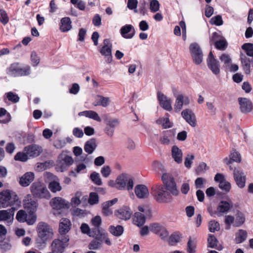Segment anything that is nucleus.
Segmentation results:
<instances>
[{
	"mask_svg": "<svg viewBox=\"0 0 253 253\" xmlns=\"http://www.w3.org/2000/svg\"><path fill=\"white\" fill-rule=\"evenodd\" d=\"M12 193L10 191L6 190L0 193V207L5 208L11 205Z\"/></svg>",
	"mask_w": 253,
	"mask_h": 253,
	"instance_id": "4468645a",
	"label": "nucleus"
},
{
	"mask_svg": "<svg viewBox=\"0 0 253 253\" xmlns=\"http://www.w3.org/2000/svg\"><path fill=\"white\" fill-rule=\"evenodd\" d=\"M210 22L211 24L216 26H220L223 24V20L220 15H217L212 17L211 19Z\"/></svg>",
	"mask_w": 253,
	"mask_h": 253,
	"instance_id": "e2e57ef3",
	"label": "nucleus"
},
{
	"mask_svg": "<svg viewBox=\"0 0 253 253\" xmlns=\"http://www.w3.org/2000/svg\"><path fill=\"white\" fill-rule=\"evenodd\" d=\"M196 243L195 240L189 239L187 246V251L188 253H195Z\"/></svg>",
	"mask_w": 253,
	"mask_h": 253,
	"instance_id": "09e8293b",
	"label": "nucleus"
},
{
	"mask_svg": "<svg viewBox=\"0 0 253 253\" xmlns=\"http://www.w3.org/2000/svg\"><path fill=\"white\" fill-rule=\"evenodd\" d=\"M46 175L48 177L51 178L52 180V181L49 182L48 185V188L50 191L53 193L60 191L62 190V187L60 185L58 178L50 172H47Z\"/></svg>",
	"mask_w": 253,
	"mask_h": 253,
	"instance_id": "2eb2a0df",
	"label": "nucleus"
},
{
	"mask_svg": "<svg viewBox=\"0 0 253 253\" xmlns=\"http://www.w3.org/2000/svg\"><path fill=\"white\" fill-rule=\"evenodd\" d=\"M95 238L91 241L88 246V249L91 250H96L102 247V242L100 240L99 233H95Z\"/></svg>",
	"mask_w": 253,
	"mask_h": 253,
	"instance_id": "7c9ffc66",
	"label": "nucleus"
},
{
	"mask_svg": "<svg viewBox=\"0 0 253 253\" xmlns=\"http://www.w3.org/2000/svg\"><path fill=\"white\" fill-rule=\"evenodd\" d=\"M71 225L69 219L66 218H62L59 225V236H64L68 235L67 233L70 230Z\"/></svg>",
	"mask_w": 253,
	"mask_h": 253,
	"instance_id": "6ab92c4d",
	"label": "nucleus"
},
{
	"mask_svg": "<svg viewBox=\"0 0 253 253\" xmlns=\"http://www.w3.org/2000/svg\"><path fill=\"white\" fill-rule=\"evenodd\" d=\"M163 184V186L166 188V189L169 191L173 196H177L178 195L179 192L174 180H172V181L165 182Z\"/></svg>",
	"mask_w": 253,
	"mask_h": 253,
	"instance_id": "a878e982",
	"label": "nucleus"
},
{
	"mask_svg": "<svg viewBox=\"0 0 253 253\" xmlns=\"http://www.w3.org/2000/svg\"><path fill=\"white\" fill-rule=\"evenodd\" d=\"M133 220L135 224L140 226L145 223V217L144 214L139 212H136L134 213Z\"/></svg>",
	"mask_w": 253,
	"mask_h": 253,
	"instance_id": "79ce46f5",
	"label": "nucleus"
},
{
	"mask_svg": "<svg viewBox=\"0 0 253 253\" xmlns=\"http://www.w3.org/2000/svg\"><path fill=\"white\" fill-rule=\"evenodd\" d=\"M132 213V212L130 208L125 206L119 209L115 212V215L121 219L126 220L130 218Z\"/></svg>",
	"mask_w": 253,
	"mask_h": 253,
	"instance_id": "4be33fe9",
	"label": "nucleus"
},
{
	"mask_svg": "<svg viewBox=\"0 0 253 253\" xmlns=\"http://www.w3.org/2000/svg\"><path fill=\"white\" fill-rule=\"evenodd\" d=\"M240 59L243 69L246 74H249L251 72L250 71V63L251 60L249 58L247 57L245 55L241 53Z\"/></svg>",
	"mask_w": 253,
	"mask_h": 253,
	"instance_id": "c9c22d12",
	"label": "nucleus"
},
{
	"mask_svg": "<svg viewBox=\"0 0 253 253\" xmlns=\"http://www.w3.org/2000/svg\"><path fill=\"white\" fill-rule=\"evenodd\" d=\"M220 229L219 224L215 220H211L209 223V229L211 232L218 231Z\"/></svg>",
	"mask_w": 253,
	"mask_h": 253,
	"instance_id": "864d4df0",
	"label": "nucleus"
},
{
	"mask_svg": "<svg viewBox=\"0 0 253 253\" xmlns=\"http://www.w3.org/2000/svg\"><path fill=\"white\" fill-rule=\"evenodd\" d=\"M35 174L32 172H27L20 178L19 184L23 187H26L34 180Z\"/></svg>",
	"mask_w": 253,
	"mask_h": 253,
	"instance_id": "393cba45",
	"label": "nucleus"
},
{
	"mask_svg": "<svg viewBox=\"0 0 253 253\" xmlns=\"http://www.w3.org/2000/svg\"><path fill=\"white\" fill-rule=\"evenodd\" d=\"M190 104V99L187 96L183 95L182 94H178L175 99L174 105V109L175 112H180L183 105H188Z\"/></svg>",
	"mask_w": 253,
	"mask_h": 253,
	"instance_id": "9b49d317",
	"label": "nucleus"
},
{
	"mask_svg": "<svg viewBox=\"0 0 253 253\" xmlns=\"http://www.w3.org/2000/svg\"><path fill=\"white\" fill-rule=\"evenodd\" d=\"M171 155L175 162L180 164L182 162L183 153L177 146H173L171 148Z\"/></svg>",
	"mask_w": 253,
	"mask_h": 253,
	"instance_id": "c85d7f7f",
	"label": "nucleus"
},
{
	"mask_svg": "<svg viewBox=\"0 0 253 253\" xmlns=\"http://www.w3.org/2000/svg\"><path fill=\"white\" fill-rule=\"evenodd\" d=\"M73 162V159L71 157L67 155H61L58 165L60 166L61 169H64L72 165Z\"/></svg>",
	"mask_w": 253,
	"mask_h": 253,
	"instance_id": "2f4dec72",
	"label": "nucleus"
},
{
	"mask_svg": "<svg viewBox=\"0 0 253 253\" xmlns=\"http://www.w3.org/2000/svg\"><path fill=\"white\" fill-rule=\"evenodd\" d=\"M169 115H166L163 118H160L156 121V123L159 125H162L164 128H170L172 126V124L169 119Z\"/></svg>",
	"mask_w": 253,
	"mask_h": 253,
	"instance_id": "ea45409f",
	"label": "nucleus"
},
{
	"mask_svg": "<svg viewBox=\"0 0 253 253\" xmlns=\"http://www.w3.org/2000/svg\"><path fill=\"white\" fill-rule=\"evenodd\" d=\"M247 232L243 229L239 230L236 234L235 241L237 244H240L245 241L247 238Z\"/></svg>",
	"mask_w": 253,
	"mask_h": 253,
	"instance_id": "a19ab883",
	"label": "nucleus"
},
{
	"mask_svg": "<svg viewBox=\"0 0 253 253\" xmlns=\"http://www.w3.org/2000/svg\"><path fill=\"white\" fill-rule=\"evenodd\" d=\"M90 177L91 180L96 185H101L102 184V180L98 173L96 172H92L90 174Z\"/></svg>",
	"mask_w": 253,
	"mask_h": 253,
	"instance_id": "603ef678",
	"label": "nucleus"
},
{
	"mask_svg": "<svg viewBox=\"0 0 253 253\" xmlns=\"http://www.w3.org/2000/svg\"><path fill=\"white\" fill-rule=\"evenodd\" d=\"M157 97L160 105L166 110L171 111L172 109V100L161 92L157 93Z\"/></svg>",
	"mask_w": 253,
	"mask_h": 253,
	"instance_id": "ddd939ff",
	"label": "nucleus"
},
{
	"mask_svg": "<svg viewBox=\"0 0 253 253\" xmlns=\"http://www.w3.org/2000/svg\"><path fill=\"white\" fill-rule=\"evenodd\" d=\"M5 95L8 100L13 103H17L19 101L20 98L18 95L12 91L7 92Z\"/></svg>",
	"mask_w": 253,
	"mask_h": 253,
	"instance_id": "3c124183",
	"label": "nucleus"
},
{
	"mask_svg": "<svg viewBox=\"0 0 253 253\" xmlns=\"http://www.w3.org/2000/svg\"><path fill=\"white\" fill-rule=\"evenodd\" d=\"M80 228H81V230L83 233L87 234L89 237H94L95 236V233H94V232H96V231L97 232V230L98 229H92V231H91L90 229V227H89L88 224H87L86 223H83L81 225Z\"/></svg>",
	"mask_w": 253,
	"mask_h": 253,
	"instance_id": "37998d69",
	"label": "nucleus"
},
{
	"mask_svg": "<svg viewBox=\"0 0 253 253\" xmlns=\"http://www.w3.org/2000/svg\"><path fill=\"white\" fill-rule=\"evenodd\" d=\"M71 21L69 17H64L61 20L60 30L63 32H68L72 28Z\"/></svg>",
	"mask_w": 253,
	"mask_h": 253,
	"instance_id": "4c0bfd02",
	"label": "nucleus"
},
{
	"mask_svg": "<svg viewBox=\"0 0 253 253\" xmlns=\"http://www.w3.org/2000/svg\"><path fill=\"white\" fill-rule=\"evenodd\" d=\"M31 192L34 197L40 199H49L50 194L45 185L40 182H35L31 186Z\"/></svg>",
	"mask_w": 253,
	"mask_h": 253,
	"instance_id": "20e7f679",
	"label": "nucleus"
},
{
	"mask_svg": "<svg viewBox=\"0 0 253 253\" xmlns=\"http://www.w3.org/2000/svg\"><path fill=\"white\" fill-rule=\"evenodd\" d=\"M181 114L182 118L190 126L193 127L196 126V116L191 110L186 109L181 112Z\"/></svg>",
	"mask_w": 253,
	"mask_h": 253,
	"instance_id": "f8f14e48",
	"label": "nucleus"
},
{
	"mask_svg": "<svg viewBox=\"0 0 253 253\" xmlns=\"http://www.w3.org/2000/svg\"><path fill=\"white\" fill-rule=\"evenodd\" d=\"M214 180L219 183V187L222 190L226 192H229L231 184L225 179L223 174L217 173L214 176Z\"/></svg>",
	"mask_w": 253,
	"mask_h": 253,
	"instance_id": "f3484780",
	"label": "nucleus"
},
{
	"mask_svg": "<svg viewBox=\"0 0 253 253\" xmlns=\"http://www.w3.org/2000/svg\"><path fill=\"white\" fill-rule=\"evenodd\" d=\"M220 60L223 62L226 67H229L231 63V59L230 56L226 54H222L220 57Z\"/></svg>",
	"mask_w": 253,
	"mask_h": 253,
	"instance_id": "774afa93",
	"label": "nucleus"
},
{
	"mask_svg": "<svg viewBox=\"0 0 253 253\" xmlns=\"http://www.w3.org/2000/svg\"><path fill=\"white\" fill-rule=\"evenodd\" d=\"M189 49L195 63L201 64L203 61V54L199 45L196 42L192 43L190 45Z\"/></svg>",
	"mask_w": 253,
	"mask_h": 253,
	"instance_id": "0eeeda50",
	"label": "nucleus"
},
{
	"mask_svg": "<svg viewBox=\"0 0 253 253\" xmlns=\"http://www.w3.org/2000/svg\"><path fill=\"white\" fill-rule=\"evenodd\" d=\"M109 230L110 232L115 236H120L124 232V228L121 225L110 226Z\"/></svg>",
	"mask_w": 253,
	"mask_h": 253,
	"instance_id": "c03bdc74",
	"label": "nucleus"
},
{
	"mask_svg": "<svg viewBox=\"0 0 253 253\" xmlns=\"http://www.w3.org/2000/svg\"><path fill=\"white\" fill-rule=\"evenodd\" d=\"M115 187L120 190H124L126 188L127 190H131L133 187V180L128 174L122 173L116 179Z\"/></svg>",
	"mask_w": 253,
	"mask_h": 253,
	"instance_id": "7ed1b4c3",
	"label": "nucleus"
},
{
	"mask_svg": "<svg viewBox=\"0 0 253 253\" xmlns=\"http://www.w3.org/2000/svg\"><path fill=\"white\" fill-rule=\"evenodd\" d=\"M232 206L233 203L231 201H221L219 203L217 211L219 213H226L232 207Z\"/></svg>",
	"mask_w": 253,
	"mask_h": 253,
	"instance_id": "72a5a7b5",
	"label": "nucleus"
},
{
	"mask_svg": "<svg viewBox=\"0 0 253 253\" xmlns=\"http://www.w3.org/2000/svg\"><path fill=\"white\" fill-rule=\"evenodd\" d=\"M208 242L209 246L210 248H215L219 251L222 249V247L221 246H219L217 247V240L214 235L211 234L209 235V238L208 239Z\"/></svg>",
	"mask_w": 253,
	"mask_h": 253,
	"instance_id": "a18cd8bd",
	"label": "nucleus"
},
{
	"mask_svg": "<svg viewBox=\"0 0 253 253\" xmlns=\"http://www.w3.org/2000/svg\"><path fill=\"white\" fill-rule=\"evenodd\" d=\"M160 4L157 0H151L150 3V9L153 12H156L159 10Z\"/></svg>",
	"mask_w": 253,
	"mask_h": 253,
	"instance_id": "052dcab7",
	"label": "nucleus"
},
{
	"mask_svg": "<svg viewBox=\"0 0 253 253\" xmlns=\"http://www.w3.org/2000/svg\"><path fill=\"white\" fill-rule=\"evenodd\" d=\"M24 151L27 153L29 158L36 157L40 155L42 149L40 147L36 145H31L24 148Z\"/></svg>",
	"mask_w": 253,
	"mask_h": 253,
	"instance_id": "5701e85b",
	"label": "nucleus"
},
{
	"mask_svg": "<svg viewBox=\"0 0 253 253\" xmlns=\"http://www.w3.org/2000/svg\"><path fill=\"white\" fill-rule=\"evenodd\" d=\"M97 233H99L100 240H101L102 243L104 241L107 245L110 246L111 245V242L108 237V234L106 232H105L104 230L102 229H98Z\"/></svg>",
	"mask_w": 253,
	"mask_h": 253,
	"instance_id": "49530a36",
	"label": "nucleus"
},
{
	"mask_svg": "<svg viewBox=\"0 0 253 253\" xmlns=\"http://www.w3.org/2000/svg\"><path fill=\"white\" fill-rule=\"evenodd\" d=\"M214 45L218 49L224 50L227 46V42L225 39L223 37L221 40L218 41V42L214 44Z\"/></svg>",
	"mask_w": 253,
	"mask_h": 253,
	"instance_id": "680f3d73",
	"label": "nucleus"
},
{
	"mask_svg": "<svg viewBox=\"0 0 253 253\" xmlns=\"http://www.w3.org/2000/svg\"><path fill=\"white\" fill-rule=\"evenodd\" d=\"M224 222L227 226L226 229H229L232 224L234 226L235 218L230 215H226L224 218Z\"/></svg>",
	"mask_w": 253,
	"mask_h": 253,
	"instance_id": "5fc2aeb1",
	"label": "nucleus"
},
{
	"mask_svg": "<svg viewBox=\"0 0 253 253\" xmlns=\"http://www.w3.org/2000/svg\"><path fill=\"white\" fill-rule=\"evenodd\" d=\"M235 227H240L242 226L245 222L246 216L242 212L237 211L235 214Z\"/></svg>",
	"mask_w": 253,
	"mask_h": 253,
	"instance_id": "e433bc0d",
	"label": "nucleus"
},
{
	"mask_svg": "<svg viewBox=\"0 0 253 253\" xmlns=\"http://www.w3.org/2000/svg\"><path fill=\"white\" fill-rule=\"evenodd\" d=\"M207 65L213 74L217 75L220 73V64L219 61L216 59L212 52L211 51L207 60Z\"/></svg>",
	"mask_w": 253,
	"mask_h": 253,
	"instance_id": "1a4fd4ad",
	"label": "nucleus"
},
{
	"mask_svg": "<svg viewBox=\"0 0 253 253\" xmlns=\"http://www.w3.org/2000/svg\"><path fill=\"white\" fill-rule=\"evenodd\" d=\"M0 21L4 25L7 24L9 21L8 15L4 9L0 12Z\"/></svg>",
	"mask_w": 253,
	"mask_h": 253,
	"instance_id": "0e129e2a",
	"label": "nucleus"
},
{
	"mask_svg": "<svg viewBox=\"0 0 253 253\" xmlns=\"http://www.w3.org/2000/svg\"><path fill=\"white\" fill-rule=\"evenodd\" d=\"M242 48L245 51L248 56L253 57V44L246 43L242 45Z\"/></svg>",
	"mask_w": 253,
	"mask_h": 253,
	"instance_id": "de8ad7c7",
	"label": "nucleus"
},
{
	"mask_svg": "<svg viewBox=\"0 0 253 253\" xmlns=\"http://www.w3.org/2000/svg\"><path fill=\"white\" fill-rule=\"evenodd\" d=\"M29 159V157L25 152H18L14 157V159L16 161H19L21 162H26Z\"/></svg>",
	"mask_w": 253,
	"mask_h": 253,
	"instance_id": "8fccbe9b",
	"label": "nucleus"
},
{
	"mask_svg": "<svg viewBox=\"0 0 253 253\" xmlns=\"http://www.w3.org/2000/svg\"><path fill=\"white\" fill-rule=\"evenodd\" d=\"M110 100L109 97H105L102 95H97L92 103L94 106H101L103 107H107L110 103Z\"/></svg>",
	"mask_w": 253,
	"mask_h": 253,
	"instance_id": "cd10ccee",
	"label": "nucleus"
},
{
	"mask_svg": "<svg viewBox=\"0 0 253 253\" xmlns=\"http://www.w3.org/2000/svg\"><path fill=\"white\" fill-rule=\"evenodd\" d=\"M136 196L139 199L147 198L149 195L147 187L143 184H139L134 189Z\"/></svg>",
	"mask_w": 253,
	"mask_h": 253,
	"instance_id": "b1692460",
	"label": "nucleus"
},
{
	"mask_svg": "<svg viewBox=\"0 0 253 253\" xmlns=\"http://www.w3.org/2000/svg\"><path fill=\"white\" fill-rule=\"evenodd\" d=\"M50 204L53 209L57 210L64 208L66 206V201L60 197L52 199Z\"/></svg>",
	"mask_w": 253,
	"mask_h": 253,
	"instance_id": "473e14b6",
	"label": "nucleus"
},
{
	"mask_svg": "<svg viewBox=\"0 0 253 253\" xmlns=\"http://www.w3.org/2000/svg\"><path fill=\"white\" fill-rule=\"evenodd\" d=\"M180 236L176 233L172 234L169 238V242L171 245H174L179 242Z\"/></svg>",
	"mask_w": 253,
	"mask_h": 253,
	"instance_id": "69168bd1",
	"label": "nucleus"
},
{
	"mask_svg": "<svg viewBox=\"0 0 253 253\" xmlns=\"http://www.w3.org/2000/svg\"><path fill=\"white\" fill-rule=\"evenodd\" d=\"M151 194L154 199L160 203H169L172 200V195L161 184L153 185L151 188Z\"/></svg>",
	"mask_w": 253,
	"mask_h": 253,
	"instance_id": "f257e3e1",
	"label": "nucleus"
},
{
	"mask_svg": "<svg viewBox=\"0 0 253 253\" xmlns=\"http://www.w3.org/2000/svg\"><path fill=\"white\" fill-rule=\"evenodd\" d=\"M240 109L243 113L250 112L253 109L252 102L247 98L240 97L238 98Z\"/></svg>",
	"mask_w": 253,
	"mask_h": 253,
	"instance_id": "412c9836",
	"label": "nucleus"
},
{
	"mask_svg": "<svg viewBox=\"0 0 253 253\" xmlns=\"http://www.w3.org/2000/svg\"><path fill=\"white\" fill-rule=\"evenodd\" d=\"M230 157L232 161L240 163L241 161L240 154L236 150H233L230 153Z\"/></svg>",
	"mask_w": 253,
	"mask_h": 253,
	"instance_id": "13d9d810",
	"label": "nucleus"
},
{
	"mask_svg": "<svg viewBox=\"0 0 253 253\" xmlns=\"http://www.w3.org/2000/svg\"><path fill=\"white\" fill-rule=\"evenodd\" d=\"M118 201L117 198L106 201L102 204V212L106 216H109L112 213V211L109 208L110 207L116 204Z\"/></svg>",
	"mask_w": 253,
	"mask_h": 253,
	"instance_id": "c756f323",
	"label": "nucleus"
},
{
	"mask_svg": "<svg viewBox=\"0 0 253 253\" xmlns=\"http://www.w3.org/2000/svg\"><path fill=\"white\" fill-rule=\"evenodd\" d=\"M174 136V133L171 130L164 131L160 138L161 143L164 145H169Z\"/></svg>",
	"mask_w": 253,
	"mask_h": 253,
	"instance_id": "bb28decb",
	"label": "nucleus"
},
{
	"mask_svg": "<svg viewBox=\"0 0 253 253\" xmlns=\"http://www.w3.org/2000/svg\"><path fill=\"white\" fill-rule=\"evenodd\" d=\"M6 73L8 76L12 77L25 76L30 74V68L23 66L18 62H14L6 68Z\"/></svg>",
	"mask_w": 253,
	"mask_h": 253,
	"instance_id": "f03ea898",
	"label": "nucleus"
},
{
	"mask_svg": "<svg viewBox=\"0 0 253 253\" xmlns=\"http://www.w3.org/2000/svg\"><path fill=\"white\" fill-rule=\"evenodd\" d=\"M98 202L99 197L98 194L95 192L90 193L88 199V203L89 204L93 205L97 204Z\"/></svg>",
	"mask_w": 253,
	"mask_h": 253,
	"instance_id": "6e6d98bb",
	"label": "nucleus"
},
{
	"mask_svg": "<svg viewBox=\"0 0 253 253\" xmlns=\"http://www.w3.org/2000/svg\"><path fill=\"white\" fill-rule=\"evenodd\" d=\"M137 0H128L127 7L130 10H134V12H137Z\"/></svg>",
	"mask_w": 253,
	"mask_h": 253,
	"instance_id": "338daca9",
	"label": "nucleus"
},
{
	"mask_svg": "<svg viewBox=\"0 0 253 253\" xmlns=\"http://www.w3.org/2000/svg\"><path fill=\"white\" fill-rule=\"evenodd\" d=\"M39 237L43 242H46L51 239L53 235L52 228L46 223L41 222L37 227Z\"/></svg>",
	"mask_w": 253,
	"mask_h": 253,
	"instance_id": "423d86ee",
	"label": "nucleus"
},
{
	"mask_svg": "<svg viewBox=\"0 0 253 253\" xmlns=\"http://www.w3.org/2000/svg\"><path fill=\"white\" fill-rule=\"evenodd\" d=\"M70 238L69 235L59 236L51 243V250L55 253H63L65 249L68 246Z\"/></svg>",
	"mask_w": 253,
	"mask_h": 253,
	"instance_id": "39448f33",
	"label": "nucleus"
},
{
	"mask_svg": "<svg viewBox=\"0 0 253 253\" xmlns=\"http://www.w3.org/2000/svg\"><path fill=\"white\" fill-rule=\"evenodd\" d=\"M27 217V214L23 210H20L16 214V219L20 222H24Z\"/></svg>",
	"mask_w": 253,
	"mask_h": 253,
	"instance_id": "4d7b16f0",
	"label": "nucleus"
},
{
	"mask_svg": "<svg viewBox=\"0 0 253 253\" xmlns=\"http://www.w3.org/2000/svg\"><path fill=\"white\" fill-rule=\"evenodd\" d=\"M135 30L132 25L126 24L123 26L120 30L121 36L125 39H132L135 35Z\"/></svg>",
	"mask_w": 253,
	"mask_h": 253,
	"instance_id": "aec40b11",
	"label": "nucleus"
},
{
	"mask_svg": "<svg viewBox=\"0 0 253 253\" xmlns=\"http://www.w3.org/2000/svg\"><path fill=\"white\" fill-rule=\"evenodd\" d=\"M79 116H84L87 118L93 119L97 122H101V119L98 114L95 111L92 110L84 111L79 113Z\"/></svg>",
	"mask_w": 253,
	"mask_h": 253,
	"instance_id": "f704fd0d",
	"label": "nucleus"
},
{
	"mask_svg": "<svg viewBox=\"0 0 253 253\" xmlns=\"http://www.w3.org/2000/svg\"><path fill=\"white\" fill-rule=\"evenodd\" d=\"M112 45L109 39H105L103 41V45L100 50L102 55L106 58V61L110 63L112 60Z\"/></svg>",
	"mask_w": 253,
	"mask_h": 253,
	"instance_id": "6e6552de",
	"label": "nucleus"
},
{
	"mask_svg": "<svg viewBox=\"0 0 253 253\" xmlns=\"http://www.w3.org/2000/svg\"><path fill=\"white\" fill-rule=\"evenodd\" d=\"M195 158V156L193 154H188L185 158L184 165L188 168L190 169L191 167V165L193 163V161Z\"/></svg>",
	"mask_w": 253,
	"mask_h": 253,
	"instance_id": "bf43d9fd",
	"label": "nucleus"
},
{
	"mask_svg": "<svg viewBox=\"0 0 253 253\" xmlns=\"http://www.w3.org/2000/svg\"><path fill=\"white\" fill-rule=\"evenodd\" d=\"M234 178L236 184L240 188L245 187L246 181V175L243 170L239 169H235L234 170Z\"/></svg>",
	"mask_w": 253,
	"mask_h": 253,
	"instance_id": "dca6fc26",
	"label": "nucleus"
},
{
	"mask_svg": "<svg viewBox=\"0 0 253 253\" xmlns=\"http://www.w3.org/2000/svg\"><path fill=\"white\" fill-rule=\"evenodd\" d=\"M38 204L36 200L31 198L30 195H28L24 200V206L29 213H34L37 210Z\"/></svg>",
	"mask_w": 253,
	"mask_h": 253,
	"instance_id": "a211bd4d",
	"label": "nucleus"
},
{
	"mask_svg": "<svg viewBox=\"0 0 253 253\" xmlns=\"http://www.w3.org/2000/svg\"><path fill=\"white\" fill-rule=\"evenodd\" d=\"M15 209L11 208L7 210H2L0 211V221L6 222L7 225L12 223Z\"/></svg>",
	"mask_w": 253,
	"mask_h": 253,
	"instance_id": "9d476101",
	"label": "nucleus"
},
{
	"mask_svg": "<svg viewBox=\"0 0 253 253\" xmlns=\"http://www.w3.org/2000/svg\"><path fill=\"white\" fill-rule=\"evenodd\" d=\"M96 146V140L92 138L86 142L84 146V150L88 154H90L93 153Z\"/></svg>",
	"mask_w": 253,
	"mask_h": 253,
	"instance_id": "58836bf2",
	"label": "nucleus"
}]
</instances>
